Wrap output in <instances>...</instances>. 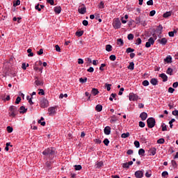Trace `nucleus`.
I'll list each match as a JSON object with an SVG mask.
<instances>
[{
	"label": "nucleus",
	"mask_w": 178,
	"mask_h": 178,
	"mask_svg": "<svg viewBox=\"0 0 178 178\" xmlns=\"http://www.w3.org/2000/svg\"><path fill=\"white\" fill-rule=\"evenodd\" d=\"M43 155L46 156L47 159H54V156H55V148L54 147H49L44 149L42 152Z\"/></svg>",
	"instance_id": "f257e3e1"
},
{
	"label": "nucleus",
	"mask_w": 178,
	"mask_h": 178,
	"mask_svg": "<svg viewBox=\"0 0 178 178\" xmlns=\"http://www.w3.org/2000/svg\"><path fill=\"white\" fill-rule=\"evenodd\" d=\"M156 122L155 121V118H149L147 120V124L149 129H152L153 127H155V124Z\"/></svg>",
	"instance_id": "f03ea898"
},
{
	"label": "nucleus",
	"mask_w": 178,
	"mask_h": 178,
	"mask_svg": "<svg viewBox=\"0 0 178 178\" xmlns=\"http://www.w3.org/2000/svg\"><path fill=\"white\" fill-rule=\"evenodd\" d=\"M113 26L115 29H120L122 26V22H120V19H119V18L115 19L113 22Z\"/></svg>",
	"instance_id": "7ed1b4c3"
},
{
	"label": "nucleus",
	"mask_w": 178,
	"mask_h": 178,
	"mask_svg": "<svg viewBox=\"0 0 178 178\" xmlns=\"http://www.w3.org/2000/svg\"><path fill=\"white\" fill-rule=\"evenodd\" d=\"M49 106V102L45 98H42L40 99V107L41 108H48Z\"/></svg>",
	"instance_id": "20e7f679"
},
{
	"label": "nucleus",
	"mask_w": 178,
	"mask_h": 178,
	"mask_svg": "<svg viewBox=\"0 0 178 178\" xmlns=\"http://www.w3.org/2000/svg\"><path fill=\"white\" fill-rule=\"evenodd\" d=\"M49 116H54L56 113V107L52 106L48 108Z\"/></svg>",
	"instance_id": "39448f33"
},
{
	"label": "nucleus",
	"mask_w": 178,
	"mask_h": 178,
	"mask_svg": "<svg viewBox=\"0 0 178 178\" xmlns=\"http://www.w3.org/2000/svg\"><path fill=\"white\" fill-rule=\"evenodd\" d=\"M155 44V40H154V38H149L148 41L145 44L146 48H149L151 45H154Z\"/></svg>",
	"instance_id": "423d86ee"
},
{
	"label": "nucleus",
	"mask_w": 178,
	"mask_h": 178,
	"mask_svg": "<svg viewBox=\"0 0 178 178\" xmlns=\"http://www.w3.org/2000/svg\"><path fill=\"white\" fill-rule=\"evenodd\" d=\"M129 101H137L138 96L134 93H129Z\"/></svg>",
	"instance_id": "0eeeda50"
},
{
	"label": "nucleus",
	"mask_w": 178,
	"mask_h": 178,
	"mask_svg": "<svg viewBox=\"0 0 178 178\" xmlns=\"http://www.w3.org/2000/svg\"><path fill=\"white\" fill-rule=\"evenodd\" d=\"M135 177L137 178H142L144 177V172L142 170H138L135 172Z\"/></svg>",
	"instance_id": "6e6552de"
},
{
	"label": "nucleus",
	"mask_w": 178,
	"mask_h": 178,
	"mask_svg": "<svg viewBox=\"0 0 178 178\" xmlns=\"http://www.w3.org/2000/svg\"><path fill=\"white\" fill-rule=\"evenodd\" d=\"M140 118L141 120H146L147 118H148V114L145 112H143L140 113Z\"/></svg>",
	"instance_id": "1a4fd4ad"
},
{
	"label": "nucleus",
	"mask_w": 178,
	"mask_h": 178,
	"mask_svg": "<svg viewBox=\"0 0 178 178\" xmlns=\"http://www.w3.org/2000/svg\"><path fill=\"white\" fill-rule=\"evenodd\" d=\"M104 131L106 136H109V134H111V127L109 126L106 127L104 129Z\"/></svg>",
	"instance_id": "9d476101"
},
{
	"label": "nucleus",
	"mask_w": 178,
	"mask_h": 178,
	"mask_svg": "<svg viewBox=\"0 0 178 178\" xmlns=\"http://www.w3.org/2000/svg\"><path fill=\"white\" fill-rule=\"evenodd\" d=\"M133 165V161H129L128 163H122V168L129 169L130 168V165Z\"/></svg>",
	"instance_id": "9b49d317"
},
{
	"label": "nucleus",
	"mask_w": 178,
	"mask_h": 178,
	"mask_svg": "<svg viewBox=\"0 0 178 178\" xmlns=\"http://www.w3.org/2000/svg\"><path fill=\"white\" fill-rule=\"evenodd\" d=\"M159 42L161 44V45H166L168 43V39H166V38H163L161 40H159Z\"/></svg>",
	"instance_id": "f8f14e48"
},
{
	"label": "nucleus",
	"mask_w": 178,
	"mask_h": 178,
	"mask_svg": "<svg viewBox=\"0 0 178 178\" xmlns=\"http://www.w3.org/2000/svg\"><path fill=\"white\" fill-rule=\"evenodd\" d=\"M79 13H81V15H84L86 12H87V8L86 7H82L81 8L78 9Z\"/></svg>",
	"instance_id": "ddd939ff"
},
{
	"label": "nucleus",
	"mask_w": 178,
	"mask_h": 178,
	"mask_svg": "<svg viewBox=\"0 0 178 178\" xmlns=\"http://www.w3.org/2000/svg\"><path fill=\"white\" fill-rule=\"evenodd\" d=\"M149 154L150 155H155V154H156V148L155 147H152L149 150Z\"/></svg>",
	"instance_id": "4468645a"
},
{
	"label": "nucleus",
	"mask_w": 178,
	"mask_h": 178,
	"mask_svg": "<svg viewBox=\"0 0 178 178\" xmlns=\"http://www.w3.org/2000/svg\"><path fill=\"white\" fill-rule=\"evenodd\" d=\"M54 12L57 13V15H59V13L62 12V8L60 6L54 7Z\"/></svg>",
	"instance_id": "2eb2a0df"
},
{
	"label": "nucleus",
	"mask_w": 178,
	"mask_h": 178,
	"mask_svg": "<svg viewBox=\"0 0 178 178\" xmlns=\"http://www.w3.org/2000/svg\"><path fill=\"white\" fill-rule=\"evenodd\" d=\"M159 77H161V79H163V81L164 82L168 81V76L165 75V73L161 74L159 75Z\"/></svg>",
	"instance_id": "dca6fc26"
},
{
	"label": "nucleus",
	"mask_w": 178,
	"mask_h": 178,
	"mask_svg": "<svg viewBox=\"0 0 178 178\" xmlns=\"http://www.w3.org/2000/svg\"><path fill=\"white\" fill-rule=\"evenodd\" d=\"M150 83L152 86H157L158 84V79L153 78L150 80Z\"/></svg>",
	"instance_id": "f3484780"
},
{
	"label": "nucleus",
	"mask_w": 178,
	"mask_h": 178,
	"mask_svg": "<svg viewBox=\"0 0 178 178\" xmlns=\"http://www.w3.org/2000/svg\"><path fill=\"white\" fill-rule=\"evenodd\" d=\"M164 62H166L167 63H172V56H168L165 59Z\"/></svg>",
	"instance_id": "a211bd4d"
},
{
	"label": "nucleus",
	"mask_w": 178,
	"mask_h": 178,
	"mask_svg": "<svg viewBox=\"0 0 178 178\" xmlns=\"http://www.w3.org/2000/svg\"><path fill=\"white\" fill-rule=\"evenodd\" d=\"M49 161L47 160V161L46 162V166L47 168H51V165H52V163H54V161H52V159H49Z\"/></svg>",
	"instance_id": "6ab92c4d"
},
{
	"label": "nucleus",
	"mask_w": 178,
	"mask_h": 178,
	"mask_svg": "<svg viewBox=\"0 0 178 178\" xmlns=\"http://www.w3.org/2000/svg\"><path fill=\"white\" fill-rule=\"evenodd\" d=\"M95 111L97 112H101L102 111V105L101 104H97L95 107Z\"/></svg>",
	"instance_id": "aec40b11"
},
{
	"label": "nucleus",
	"mask_w": 178,
	"mask_h": 178,
	"mask_svg": "<svg viewBox=\"0 0 178 178\" xmlns=\"http://www.w3.org/2000/svg\"><path fill=\"white\" fill-rule=\"evenodd\" d=\"M9 111L10 112H17V107L15 106H11L9 108Z\"/></svg>",
	"instance_id": "412c9836"
},
{
	"label": "nucleus",
	"mask_w": 178,
	"mask_h": 178,
	"mask_svg": "<svg viewBox=\"0 0 178 178\" xmlns=\"http://www.w3.org/2000/svg\"><path fill=\"white\" fill-rule=\"evenodd\" d=\"M102 166H104V162L102 161H99L95 164V168L97 169H99Z\"/></svg>",
	"instance_id": "4be33fe9"
},
{
	"label": "nucleus",
	"mask_w": 178,
	"mask_h": 178,
	"mask_svg": "<svg viewBox=\"0 0 178 178\" xmlns=\"http://www.w3.org/2000/svg\"><path fill=\"white\" fill-rule=\"evenodd\" d=\"M26 99L29 101L30 105H34V102H33V97H31L30 96H26Z\"/></svg>",
	"instance_id": "5701e85b"
},
{
	"label": "nucleus",
	"mask_w": 178,
	"mask_h": 178,
	"mask_svg": "<svg viewBox=\"0 0 178 178\" xmlns=\"http://www.w3.org/2000/svg\"><path fill=\"white\" fill-rule=\"evenodd\" d=\"M170 16H172V12L171 11L166 12L165 13H164L163 15V17H165V18L169 17Z\"/></svg>",
	"instance_id": "b1692460"
},
{
	"label": "nucleus",
	"mask_w": 178,
	"mask_h": 178,
	"mask_svg": "<svg viewBox=\"0 0 178 178\" xmlns=\"http://www.w3.org/2000/svg\"><path fill=\"white\" fill-rule=\"evenodd\" d=\"M19 109H20L19 113H26V112H27V108H26V107H24V106H22L19 108Z\"/></svg>",
	"instance_id": "393cba45"
},
{
	"label": "nucleus",
	"mask_w": 178,
	"mask_h": 178,
	"mask_svg": "<svg viewBox=\"0 0 178 178\" xmlns=\"http://www.w3.org/2000/svg\"><path fill=\"white\" fill-rule=\"evenodd\" d=\"M117 42L118 45H120L121 47H123L124 42H123V40L122 38H119L117 40Z\"/></svg>",
	"instance_id": "a878e982"
},
{
	"label": "nucleus",
	"mask_w": 178,
	"mask_h": 178,
	"mask_svg": "<svg viewBox=\"0 0 178 178\" xmlns=\"http://www.w3.org/2000/svg\"><path fill=\"white\" fill-rule=\"evenodd\" d=\"M128 69L129 70H134V62L129 63V65L128 66Z\"/></svg>",
	"instance_id": "bb28decb"
},
{
	"label": "nucleus",
	"mask_w": 178,
	"mask_h": 178,
	"mask_svg": "<svg viewBox=\"0 0 178 178\" xmlns=\"http://www.w3.org/2000/svg\"><path fill=\"white\" fill-rule=\"evenodd\" d=\"M91 93L93 94L94 95H97V94H99V91H98V89L97 88H92Z\"/></svg>",
	"instance_id": "cd10ccee"
},
{
	"label": "nucleus",
	"mask_w": 178,
	"mask_h": 178,
	"mask_svg": "<svg viewBox=\"0 0 178 178\" xmlns=\"http://www.w3.org/2000/svg\"><path fill=\"white\" fill-rule=\"evenodd\" d=\"M163 29V27L162 26V25H159L158 26V29L156 30V33H158V34H161Z\"/></svg>",
	"instance_id": "c85d7f7f"
},
{
	"label": "nucleus",
	"mask_w": 178,
	"mask_h": 178,
	"mask_svg": "<svg viewBox=\"0 0 178 178\" xmlns=\"http://www.w3.org/2000/svg\"><path fill=\"white\" fill-rule=\"evenodd\" d=\"M118 121V118H116V115H113L111 118L110 122L111 123H115V122Z\"/></svg>",
	"instance_id": "c756f323"
},
{
	"label": "nucleus",
	"mask_w": 178,
	"mask_h": 178,
	"mask_svg": "<svg viewBox=\"0 0 178 178\" xmlns=\"http://www.w3.org/2000/svg\"><path fill=\"white\" fill-rule=\"evenodd\" d=\"M130 136V133L127 132V133H124L121 135L122 138H127V137Z\"/></svg>",
	"instance_id": "7c9ffc66"
},
{
	"label": "nucleus",
	"mask_w": 178,
	"mask_h": 178,
	"mask_svg": "<svg viewBox=\"0 0 178 178\" xmlns=\"http://www.w3.org/2000/svg\"><path fill=\"white\" fill-rule=\"evenodd\" d=\"M75 34L76 37H81L84 34V31H76Z\"/></svg>",
	"instance_id": "2f4dec72"
},
{
	"label": "nucleus",
	"mask_w": 178,
	"mask_h": 178,
	"mask_svg": "<svg viewBox=\"0 0 178 178\" xmlns=\"http://www.w3.org/2000/svg\"><path fill=\"white\" fill-rule=\"evenodd\" d=\"M175 122H176L175 118L171 119V120L169 122L170 129H173V123H175Z\"/></svg>",
	"instance_id": "473e14b6"
},
{
	"label": "nucleus",
	"mask_w": 178,
	"mask_h": 178,
	"mask_svg": "<svg viewBox=\"0 0 178 178\" xmlns=\"http://www.w3.org/2000/svg\"><path fill=\"white\" fill-rule=\"evenodd\" d=\"M138 154L139 155H141V156H144V155L145 154V150H144V149H140L138 150Z\"/></svg>",
	"instance_id": "72a5a7b5"
},
{
	"label": "nucleus",
	"mask_w": 178,
	"mask_h": 178,
	"mask_svg": "<svg viewBox=\"0 0 178 178\" xmlns=\"http://www.w3.org/2000/svg\"><path fill=\"white\" fill-rule=\"evenodd\" d=\"M167 74H170V76H172L173 74V70L170 67H168L166 71Z\"/></svg>",
	"instance_id": "f704fd0d"
},
{
	"label": "nucleus",
	"mask_w": 178,
	"mask_h": 178,
	"mask_svg": "<svg viewBox=\"0 0 178 178\" xmlns=\"http://www.w3.org/2000/svg\"><path fill=\"white\" fill-rule=\"evenodd\" d=\"M106 51H107V52H111V51H112V45L111 44L106 45Z\"/></svg>",
	"instance_id": "c9c22d12"
},
{
	"label": "nucleus",
	"mask_w": 178,
	"mask_h": 178,
	"mask_svg": "<svg viewBox=\"0 0 178 178\" xmlns=\"http://www.w3.org/2000/svg\"><path fill=\"white\" fill-rule=\"evenodd\" d=\"M87 77H85V78H80L79 79V83H81L82 84L84 83H87Z\"/></svg>",
	"instance_id": "e433bc0d"
},
{
	"label": "nucleus",
	"mask_w": 178,
	"mask_h": 178,
	"mask_svg": "<svg viewBox=\"0 0 178 178\" xmlns=\"http://www.w3.org/2000/svg\"><path fill=\"white\" fill-rule=\"evenodd\" d=\"M176 33H177L176 30H174V31H170L168 33V35L169 37H175V34H176Z\"/></svg>",
	"instance_id": "4c0bfd02"
},
{
	"label": "nucleus",
	"mask_w": 178,
	"mask_h": 178,
	"mask_svg": "<svg viewBox=\"0 0 178 178\" xmlns=\"http://www.w3.org/2000/svg\"><path fill=\"white\" fill-rule=\"evenodd\" d=\"M35 84L36 86H42L44 84V83H42V81L37 79L35 81Z\"/></svg>",
	"instance_id": "58836bf2"
},
{
	"label": "nucleus",
	"mask_w": 178,
	"mask_h": 178,
	"mask_svg": "<svg viewBox=\"0 0 178 178\" xmlns=\"http://www.w3.org/2000/svg\"><path fill=\"white\" fill-rule=\"evenodd\" d=\"M31 49H28L27 52H28V56H34V54L32 52Z\"/></svg>",
	"instance_id": "ea45409f"
},
{
	"label": "nucleus",
	"mask_w": 178,
	"mask_h": 178,
	"mask_svg": "<svg viewBox=\"0 0 178 178\" xmlns=\"http://www.w3.org/2000/svg\"><path fill=\"white\" fill-rule=\"evenodd\" d=\"M111 87H112V84L106 83L105 88H106L107 91H111Z\"/></svg>",
	"instance_id": "a19ab883"
},
{
	"label": "nucleus",
	"mask_w": 178,
	"mask_h": 178,
	"mask_svg": "<svg viewBox=\"0 0 178 178\" xmlns=\"http://www.w3.org/2000/svg\"><path fill=\"white\" fill-rule=\"evenodd\" d=\"M33 70L35 71V72H40V73H42V68H39L38 67H36V66H34L33 67Z\"/></svg>",
	"instance_id": "79ce46f5"
},
{
	"label": "nucleus",
	"mask_w": 178,
	"mask_h": 178,
	"mask_svg": "<svg viewBox=\"0 0 178 178\" xmlns=\"http://www.w3.org/2000/svg\"><path fill=\"white\" fill-rule=\"evenodd\" d=\"M143 86H144V87H147L148 86H149V82L147 80H145L143 81Z\"/></svg>",
	"instance_id": "37998d69"
},
{
	"label": "nucleus",
	"mask_w": 178,
	"mask_h": 178,
	"mask_svg": "<svg viewBox=\"0 0 178 178\" xmlns=\"http://www.w3.org/2000/svg\"><path fill=\"white\" fill-rule=\"evenodd\" d=\"M165 143V139L160 138L157 140V144H164Z\"/></svg>",
	"instance_id": "c03bdc74"
},
{
	"label": "nucleus",
	"mask_w": 178,
	"mask_h": 178,
	"mask_svg": "<svg viewBox=\"0 0 178 178\" xmlns=\"http://www.w3.org/2000/svg\"><path fill=\"white\" fill-rule=\"evenodd\" d=\"M128 40H131L134 39V35L129 33L127 36Z\"/></svg>",
	"instance_id": "a18cd8bd"
},
{
	"label": "nucleus",
	"mask_w": 178,
	"mask_h": 178,
	"mask_svg": "<svg viewBox=\"0 0 178 178\" xmlns=\"http://www.w3.org/2000/svg\"><path fill=\"white\" fill-rule=\"evenodd\" d=\"M171 163L173 168H177V163L175 160L171 161Z\"/></svg>",
	"instance_id": "49530a36"
},
{
	"label": "nucleus",
	"mask_w": 178,
	"mask_h": 178,
	"mask_svg": "<svg viewBox=\"0 0 178 178\" xmlns=\"http://www.w3.org/2000/svg\"><path fill=\"white\" fill-rule=\"evenodd\" d=\"M127 54H130V52H134V49L131 47H129L126 50Z\"/></svg>",
	"instance_id": "de8ad7c7"
},
{
	"label": "nucleus",
	"mask_w": 178,
	"mask_h": 178,
	"mask_svg": "<svg viewBox=\"0 0 178 178\" xmlns=\"http://www.w3.org/2000/svg\"><path fill=\"white\" fill-rule=\"evenodd\" d=\"M75 170H81L83 169V167H81V165H74Z\"/></svg>",
	"instance_id": "09e8293b"
},
{
	"label": "nucleus",
	"mask_w": 178,
	"mask_h": 178,
	"mask_svg": "<svg viewBox=\"0 0 178 178\" xmlns=\"http://www.w3.org/2000/svg\"><path fill=\"white\" fill-rule=\"evenodd\" d=\"M103 143H104V145H106V147H108V145H109V140L108 138L104 139Z\"/></svg>",
	"instance_id": "8fccbe9b"
},
{
	"label": "nucleus",
	"mask_w": 178,
	"mask_h": 178,
	"mask_svg": "<svg viewBox=\"0 0 178 178\" xmlns=\"http://www.w3.org/2000/svg\"><path fill=\"white\" fill-rule=\"evenodd\" d=\"M135 22L136 24H140L141 23V18L140 17H136Z\"/></svg>",
	"instance_id": "3c124183"
},
{
	"label": "nucleus",
	"mask_w": 178,
	"mask_h": 178,
	"mask_svg": "<svg viewBox=\"0 0 178 178\" xmlns=\"http://www.w3.org/2000/svg\"><path fill=\"white\" fill-rule=\"evenodd\" d=\"M169 173L168 172V171H163L161 174L162 177H166V176H168Z\"/></svg>",
	"instance_id": "603ef678"
},
{
	"label": "nucleus",
	"mask_w": 178,
	"mask_h": 178,
	"mask_svg": "<svg viewBox=\"0 0 178 178\" xmlns=\"http://www.w3.org/2000/svg\"><path fill=\"white\" fill-rule=\"evenodd\" d=\"M7 131L8 133H12V131H13V128L10 126L7 127Z\"/></svg>",
	"instance_id": "864d4df0"
},
{
	"label": "nucleus",
	"mask_w": 178,
	"mask_h": 178,
	"mask_svg": "<svg viewBox=\"0 0 178 178\" xmlns=\"http://www.w3.org/2000/svg\"><path fill=\"white\" fill-rule=\"evenodd\" d=\"M147 5H148L149 6H151L152 5H154V1L153 0H149L147 1Z\"/></svg>",
	"instance_id": "5fc2aeb1"
},
{
	"label": "nucleus",
	"mask_w": 178,
	"mask_h": 178,
	"mask_svg": "<svg viewBox=\"0 0 178 178\" xmlns=\"http://www.w3.org/2000/svg\"><path fill=\"white\" fill-rule=\"evenodd\" d=\"M110 60H116V56L115 55H111L109 57Z\"/></svg>",
	"instance_id": "6e6d98bb"
},
{
	"label": "nucleus",
	"mask_w": 178,
	"mask_h": 178,
	"mask_svg": "<svg viewBox=\"0 0 178 178\" xmlns=\"http://www.w3.org/2000/svg\"><path fill=\"white\" fill-rule=\"evenodd\" d=\"M134 145L136 148H140V142H138V140H136L134 142Z\"/></svg>",
	"instance_id": "4d7b16f0"
},
{
	"label": "nucleus",
	"mask_w": 178,
	"mask_h": 178,
	"mask_svg": "<svg viewBox=\"0 0 178 178\" xmlns=\"http://www.w3.org/2000/svg\"><path fill=\"white\" fill-rule=\"evenodd\" d=\"M22 101V97H17V99H16V101H15V104H20V102Z\"/></svg>",
	"instance_id": "13d9d810"
},
{
	"label": "nucleus",
	"mask_w": 178,
	"mask_h": 178,
	"mask_svg": "<svg viewBox=\"0 0 178 178\" xmlns=\"http://www.w3.org/2000/svg\"><path fill=\"white\" fill-rule=\"evenodd\" d=\"M105 66H106V64L103 63L101 65V66L99 67V70H101L102 72H104V67H105Z\"/></svg>",
	"instance_id": "bf43d9fd"
},
{
	"label": "nucleus",
	"mask_w": 178,
	"mask_h": 178,
	"mask_svg": "<svg viewBox=\"0 0 178 178\" xmlns=\"http://www.w3.org/2000/svg\"><path fill=\"white\" fill-rule=\"evenodd\" d=\"M139 127H145V123L143 121L139 122Z\"/></svg>",
	"instance_id": "052dcab7"
},
{
	"label": "nucleus",
	"mask_w": 178,
	"mask_h": 178,
	"mask_svg": "<svg viewBox=\"0 0 178 178\" xmlns=\"http://www.w3.org/2000/svg\"><path fill=\"white\" fill-rule=\"evenodd\" d=\"M28 66H29V64L26 65V63H22V68L23 69V70H26V69H27Z\"/></svg>",
	"instance_id": "680f3d73"
},
{
	"label": "nucleus",
	"mask_w": 178,
	"mask_h": 178,
	"mask_svg": "<svg viewBox=\"0 0 178 178\" xmlns=\"http://www.w3.org/2000/svg\"><path fill=\"white\" fill-rule=\"evenodd\" d=\"M20 5V0H17L15 3H13V6H19Z\"/></svg>",
	"instance_id": "e2e57ef3"
},
{
	"label": "nucleus",
	"mask_w": 178,
	"mask_h": 178,
	"mask_svg": "<svg viewBox=\"0 0 178 178\" xmlns=\"http://www.w3.org/2000/svg\"><path fill=\"white\" fill-rule=\"evenodd\" d=\"M140 44H141V38H138L136 40V45H140Z\"/></svg>",
	"instance_id": "0e129e2a"
},
{
	"label": "nucleus",
	"mask_w": 178,
	"mask_h": 178,
	"mask_svg": "<svg viewBox=\"0 0 178 178\" xmlns=\"http://www.w3.org/2000/svg\"><path fill=\"white\" fill-rule=\"evenodd\" d=\"M87 72H88L89 73H92V72H94V67H90L87 70Z\"/></svg>",
	"instance_id": "69168bd1"
},
{
	"label": "nucleus",
	"mask_w": 178,
	"mask_h": 178,
	"mask_svg": "<svg viewBox=\"0 0 178 178\" xmlns=\"http://www.w3.org/2000/svg\"><path fill=\"white\" fill-rule=\"evenodd\" d=\"M38 94H39V95H44L45 92H44V90L42 89H40Z\"/></svg>",
	"instance_id": "338daca9"
},
{
	"label": "nucleus",
	"mask_w": 178,
	"mask_h": 178,
	"mask_svg": "<svg viewBox=\"0 0 178 178\" xmlns=\"http://www.w3.org/2000/svg\"><path fill=\"white\" fill-rule=\"evenodd\" d=\"M172 115L174 116H178V111L177 110H175L172 112Z\"/></svg>",
	"instance_id": "774afa93"
}]
</instances>
